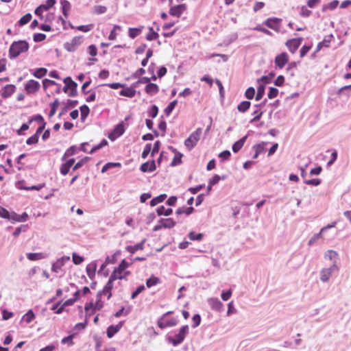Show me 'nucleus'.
I'll use <instances>...</instances> for the list:
<instances>
[{"label": "nucleus", "instance_id": "1", "mask_svg": "<svg viewBox=\"0 0 351 351\" xmlns=\"http://www.w3.org/2000/svg\"><path fill=\"white\" fill-rule=\"evenodd\" d=\"M29 48V43L25 40L14 41L9 49V58L14 59L22 53L26 52Z\"/></svg>", "mask_w": 351, "mask_h": 351}, {"label": "nucleus", "instance_id": "2", "mask_svg": "<svg viewBox=\"0 0 351 351\" xmlns=\"http://www.w3.org/2000/svg\"><path fill=\"white\" fill-rule=\"evenodd\" d=\"M132 263H128L125 259H123L119 263V266L115 267L111 274L108 280L114 282L116 280L126 279V276L130 275V271H125L123 274H121V270H125Z\"/></svg>", "mask_w": 351, "mask_h": 351}, {"label": "nucleus", "instance_id": "3", "mask_svg": "<svg viewBox=\"0 0 351 351\" xmlns=\"http://www.w3.org/2000/svg\"><path fill=\"white\" fill-rule=\"evenodd\" d=\"M189 331V326L184 325L180 328L179 332L174 337L167 336L166 339L168 343H171L173 346H177L184 341Z\"/></svg>", "mask_w": 351, "mask_h": 351}, {"label": "nucleus", "instance_id": "4", "mask_svg": "<svg viewBox=\"0 0 351 351\" xmlns=\"http://www.w3.org/2000/svg\"><path fill=\"white\" fill-rule=\"evenodd\" d=\"M202 134V128H197L190 136L184 141V145L191 151L197 143Z\"/></svg>", "mask_w": 351, "mask_h": 351}, {"label": "nucleus", "instance_id": "5", "mask_svg": "<svg viewBox=\"0 0 351 351\" xmlns=\"http://www.w3.org/2000/svg\"><path fill=\"white\" fill-rule=\"evenodd\" d=\"M172 313L173 311H167L158 319L157 325L160 328L164 329L167 327H173L178 324V320L175 317H171L168 320H165L166 316Z\"/></svg>", "mask_w": 351, "mask_h": 351}, {"label": "nucleus", "instance_id": "6", "mask_svg": "<svg viewBox=\"0 0 351 351\" xmlns=\"http://www.w3.org/2000/svg\"><path fill=\"white\" fill-rule=\"evenodd\" d=\"M339 268L335 261H333L332 265L328 268H324L320 271V280L323 282H327L330 280L332 274L337 271Z\"/></svg>", "mask_w": 351, "mask_h": 351}, {"label": "nucleus", "instance_id": "7", "mask_svg": "<svg viewBox=\"0 0 351 351\" xmlns=\"http://www.w3.org/2000/svg\"><path fill=\"white\" fill-rule=\"evenodd\" d=\"M82 43V36H75L71 42L64 44V49L69 52H74Z\"/></svg>", "mask_w": 351, "mask_h": 351}, {"label": "nucleus", "instance_id": "8", "mask_svg": "<svg viewBox=\"0 0 351 351\" xmlns=\"http://www.w3.org/2000/svg\"><path fill=\"white\" fill-rule=\"evenodd\" d=\"M40 84L38 81L29 80L25 85V90L28 94H33L38 91Z\"/></svg>", "mask_w": 351, "mask_h": 351}, {"label": "nucleus", "instance_id": "9", "mask_svg": "<svg viewBox=\"0 0 351 351\" xmlns=\"http://www.w3.org/2000/svg\"><path fill=\"white\" fill-rule=\"evenodd\" d=\"M302 40V38H292L288 40L285 45L288 47L289 51L292 53H294L299 48Z\"/></svg>", "mask_w": 351, "mask_h": 351}, {"label": "nucleus", "instance_id": "10", "mask_svg": "<svg viewBox=\"0 0 351 351\" xmlns=\"http://www.w3.org/2000/svg\"><path fill=\"white\" fill-rule=\"evenodd\" d=\"M186 9L187 5L185 3L171 6L169 14L172 16L180 17Z\"/></svg>", "mask_w": 351, "mask_h": 351}, {"label": "nucleus", "instance_id": "11", "mask_svg": "<svg viewBox=\"0 0 351 351\" xmlns=\"http://www.w3.org/2000/svg\"><path fill=\"white\" fill-rule=\"evenodd\" d=\"M282 21V19L273 17V18H269L267 19L263 24L266 25L267 27L272 29L276 32L279 31L280 26V22Z\"/></svg>", "mask_w": 351, "mask_h": 351}, {"label": "nucleus", "instance_id": "12", "mask_svg": "<svg viewBox=\"0 0 351 351\" xmlns=\"http://www.w3.org/2000/svg\"><path fill=\"white\" fill-rule=\"evenodd\" d=\"M289 56L286 52H282L275 58V64L276 67L282 69L288 62Z\"/></svg>", "mask_w": 351, "mask_h": 351}, {"label": "nucleus", "instance_id": "13", "mask_svg": "<svg viewBox=\"0 0 351 351\" xmlns=\"http://www.w3.org/2000/svg\"><path fill=\"white\" fill-rule=\"evenodd\" d=\"M123 322H119L117 325H110L106 330L107 337L110 339L122 328Z\"/></svg>", "mask_w": 351, "mask_h": 351}, {"label": "nucleus", "instance_id": "14", "mask_svg": "<svg viewBox=\"0 0 351 351\" xmlns=\"http://www.w3.org/2000/svg\"><path fill=\"white\" fill-rule=\"evenodd\" d=\"M156 169V162L154 160L147 161L143 163L140 167V170L143 172H153Z\"/></svg>", "mask_w": 351, "mask_h": 351}, {"label": "nucleus", "instance_id": "15", "mask_svg": "<svg viewBox=\"0 0 351 351\" xmlns=\"http://www.w3.org/2000/svg\"><path fill=\"white\" fill-rule=\"evenodd\" d=\"M208 304L211 308L215 311L221 312L223 311V304L218 298L209 299Z\"/></svg>", "mask_w": 351, "mask_h": 351}, {"label": "nucleus", "instance_id": "16", "mask_svg": "<svg viewBox=\"0 0 351 351\" xmlns=\"http://www.w3.org/2000/svg\"><path fill=\"white\" fill-rule=\"evenodd\" d=\"M16 86L13 84L5 85L1 91V95L3 98L6 99L10 97L15 91Z\"/></svg>", "mask_w": 351, "mask_h": 351}, {"label": "nucleus", "instance_id": "17", "mask_svg": "<svg viewBox=\"0 0 351 351\" xmlns=\"http://www.w3.org/2000/svg\"><path fill=\"white\" fill-rule=\"evenodd\" d=\"M145 241L146 239H144L141 241V242L138 243L134 245H127L125 247V250L132 254H134L138 250H143L144 249V244Z\"/></svg>", "mask_w": 351, "mask_h": 351}, {"label": "nucleus", "instance_id": "18", "mask_svg": "<svg viewBox=\"0 0 351 351\" xmlns=\"http://www.w3.org/2000/svg\"><path fill=\"white\" fill-rule=\"evenodd\" d=\"M145 91L147 95H154L159 92V86L156 84L149 82L146 85Z\"/></svg>", "mask_w": 351, "mask_h": 351}, {"label": "nucleus", "instance_id": "19", "mask_svg": "<svg viewBox=\"0 0 351 351\" xmlns=\"http://www.w3.org/2000/svg\"><path fill=\"white\" fill-rule=\"evenodd\" d=\"M120 95L132 98L136 95V90L133 89V87H125L122 88V90L119 92Z\"/></svg>", "mask_w": 351, "mask_h": 351}, {"label": "nucleus", "instance_id": "20", "mask_svg": "<svg viewBox=\"0 0 351 351\" xmlns=\"http://www.w3.org/2000/svg\"><path fill=\"white\" fill-rule=\"evenodd\" d=\"M247 138V135H245L232 145V149L234 153H237L243 147Z\"/></svg>", "mask_w": 351, "mask_h": 351}, {"label": "nucleus", "instance_id": "21", "mask_svg": "<svg viewBox=\"0 0 351 351\" xmlns=\"http://www.w3.org/2000/svg\"><path fill=\"white\" fill-rule=\"evenodd\" d=\"M96 269L97 264L95 262H92L86 266V270L87 275L91 280L95 278Z\"/></svg>", "mask_w": 351, "mask_h": 351}, {"label": "nucleus", "instance_id": "22", "mask_svg": "<svg viewBox=\"0 0 351 351\" xmlns=\"http://www.w3.org/2000/svg\"><path fill=\"white\" fill-rule=\"evenodd\" d=\"M28 219V215L26 213H23L22 215H18L15 212H12V222H25Z\"/></svg>", "mask_w": 351, "mask_h": 351}, {"label": "nucleus", "instance_id": "23", "mask_svg": "<svg viewBox=\"0 0 351 351\" xmlns=\"http://www.w3.org/2000/svg\"><path fill=\"white\" fill-rule=\"evenodd\" d=\"M26 256L29 261H37L47 258V254L43 252L27 253Z\"/></svg>", "mask_w": 351, "mask_h": 351}, {"label": "nucleus", "instance_id": "24", "mask_svg": "<svg viewBox=\"0 0 351 351\" xmlns=\"http://www.w3.org/2000/svg\"><path fill=\"white\" fill-rule=\"evenodd\" d=\"M143 28V26H141L139 27H130L128 29L129 37L132 39L135 38L141 34Z\"/></svg>", "mask_w": 351, "mask_h": 351}, {"label": "nucleus", "instance_id": "25", "mask_svg": "<svg viewBox=\"0 0 351 351\" xmlns=\"http://www.w3.org/2000/svg\"><path fill=\"white\" fill-rule=\"evenodd\" d=\"M194 210H195V209L192 206L187 207V208L182 206V207L178 208L176 210V214L177 215H182L184 213L186 215H190L191 214H192L194 212Z\"/></svg>", "mask_w": 351, "mask_h": 351}, {"label": "nucleus", "instance_id": "26", "mask_svg": "<svg viewBox=\"0 0 351 351\" xmlns=\"http://www.w3.org/2000/svg\"><path fill=\"white\" fill-rule=\"evenodd\" d=\"M156 213L158 216L164 215V216H169L173 213L172 208H165L164 206H160L156 209Z\"/></svg>", "mask_w": 351, "mask_h": 351}, {"label": "nucleus", "instance_id": "27", "mask_svg": "<svg viewBox=\"0 0 351 351\" xmlns=\"http://www.w3.org/2000/svg\"><path fill=\"white\" fill-rule=\"evenodd\" d=\"M104 293L99 291L97 293V300L94 303V310L99 311L104 306V302L101 301V295Z\"/></svg>", "mask_w": 351, "mask_h": 351}, {"label": "nucleus", "instance_id": "28", "mask_svg": "<svg viewBox=\"0 0 351 351\" xmlns=\"http://www.w3.org/2000/svg\"><path fill=\"white\" fill-rule=\"evenodd\" d=\"M167 195L165 193L160 194V195L153 198L150 201V202H149L150 206L153 207V206H156L159 203L163 202L165 200V199L167 198Z\"/></svg>", "mask_w": 351, "mask_h": 351}, {"label": "nucleus", "instance_id": "29", "mask_svg": "<svg viewBox=\"0 0 351 351\" xmlns=\"http://www.w3.org/2000/svg\"><path fill=\"white\" fill-rule=\"evenodd\" d=\"M60 3H61V6H62L61 8H62V12L63 15L65 17H67L68 16V11L71 8V3L67 0H60Z\"/></svg>", "mask_w": 351, "mask_h": 351}, {"label": "nucleus", "instance_id": "30", "mask_svg": "<svg viewBox=\"0 0 351 351\" xmlns=\"http://www.w3.org/2000/svg\"><path fill=\"white\" fill-rule=\"evenodd\" d=\"M0 217L12 222V212H9L7 209L0 206Z\"/></svg>", "mask_w": 351, "mask_h": 351}, {"label": "nucleus", "instance_id": "31", "mask_svg": "<svg viewBox=\"0 0 351 351\" xmlns=\"http://www.w3.org/2000/svg\"><path fill=\"white\" fill-rule=\"evenodd\" d=\"M64 256L59 258L56 262L53 263L51 267V270L54 272L58 273L60 270L61 267L64 265Z\"/></svg>", "mask_w": 351, "mask_h": 351}, {"label": "nucleus", "instance_id": "32", "mask_svg": "<svg viewBox=\"0 0 351 351\" xmlns=\"http://www.w3.org/2000/svg\"><path fill=\"white\" fill-rule=\"evenodd\" d=\"M75 152H76V146H75V145L71 146L69 149H67L66 150V152H64V155L62 156V157L61 158V160L64 161L67 158L75 155Z\"/></svg>", "mask_w": 351, "mask_h": 351}, {"label": "nucleus", "instance_id": "33", "mask_svg": "<svg viewBox=\"0 0 351 351\" xmlns=\"http://www.w3.org/2000/svg\"><path fill=\"white\" fill-rule=\"evenodd\" d=\"M75 302V299H73V298H70L67 300H66L60 306V308H58V309L56 311V313L57 314H60L62 313L64 310V308L66 306H71L74 304V302Z\"/></svg>", "mask_w": 351, "mask_h": 351}, {"label": "nucleus", "instance_id": "34", "mask_svg": "<svg viewBox=\"0 0 351 351\" xmlns=\"http://www.w3.org/2000/svg\"><path fill=\"white\" fill-rule=\"evenodd\" d=\"M251 103L249 101H243L237 106V110L240 112H246L250 107Z\"/></svg>", "mask_w": 351, "mask_h": 351}, {"label": "nucleus", "instance_id": "35", "mask_svg": "<svg viewBox=\"0 0 351 351\" xmlns=\"http://www.w3.org/2000/svg\"><path fill=\"white\" fill-rule=\"evenodd\" d=\"M90 159V157H88V156H85L83 158L80 159L77 162H76L74 166L72 167V171H75L77 169H79L80 168H81L82 167L84 166V165L88 162L89 160Z\"/></svg>", "mask_w": 351, "mask_h": 351}, {"label": "nucleus", "instance_id": "36", "mask_svg": "<svg viewBox=\"0 0 351 351\" xmlns=\"http://www.w3.org/2000/svg\"><path fill=\"white\" fill-rule=\"evenodd\" d=\"M47 69L43 68V67H40V68L36 69L34 71L33 75L35 77H36V78L40 79L43 77H44L47 74Z\"/></svg>", "mask_w": 351, "mask_h": 351}, {"label": "nucleus", "instance_id": "37", "mask_svg": "<svg viewBox=\"0 0 351 351\" xmlns=\"http://www.w3.org/2000/svg\"><path fill=\"white\" fill-rule=\"evenodd\" d=\"M267 144V142L263 141L260 143L254 145L252 148L254 150V152H256L260 154L265 151Z\"/></svg>", "mask_w": 351, "mask_h": 351}, {"label": "nucleus", "instance_id": "38", "mask_svg": "<svg viewBox=\"0 0 351 351\" xmlns=\"http://www.w3.org/2000/svg\"><path fill=\"white\" fill-rule=\"evenodd\" d=\"M274 76L275 73L271 71L267 75H263L261 78L258 79V82H263L265 85L267 84H269Z\"/></svg>", "mask_w": 351, "mask_h": 351}, {"label": "nucleus", "instance_id": "39", "mask_svg": "<svg viewBox=\"0 0 351 351\" xmlns=\"http://www.w3.org/2000/svg\"><path fill=\"white\" fill-rule=\"evenodd\" d=\"M80 110L81 112V119L82 121H84L88 117L90 112V109L87 105L84 104L80 106Z\"/></svg>", "mask_w": 351, "mask_h": 351}, {"label": "nucleus", "instance_id": "40", "mask_svg": "<svg viewBox=\"0 0 351 351\" xmlns=\"http://www.w3.org/2000/svg\"><path fill=\"white\" fill-rule=\"evenodd\" d=\"M265 84H261L258 86L257 88V93H256V95L255 96V99L256 101H259L261 100L264 94H265Z\"/></svg>", "mask_w": 351, "mask_h": 351}, {"label": "nucleus", "instance_id": "41", "mask_svg": "<svg viewBox=\"0 0 351 351\" xmlns=\"http://www.w3.org/2000/svg\"><path fill=\"white\" fill-rule=\"evenodd\" d=\"M182 154L180 153V152H177V154H175V156L170 164V165L171 167H175V166H177L178 165H180L182 163Z\"/></svg>", "mask_w": 351, "mask_h": 351}, {"label": "nucleus", "instance_id": "42", "mask_svg": "<svg viewBox=\"0 0 351 351\" xmlns=\"http://www.w3.org/2000/svg\"><path fill=\"white\" fill-rule=\"evenodd\" d=\"M59 104H60V102H59L58 99H56L53 102L50 104L51 109H50V112L49 114V117H53L56 114Z\"/></svg>", "mask_w": 351, "mask_h": 351}, {"label": "nucleus", "instance_id": "43", "mask_svg": "<svg viewBox=\"0 0 351 351\" xmlns=\"http://www.w3.org/2000/svg\"><path fill=\"white\" fill-rule=\"evenodd\" d=\"M31 19H32V14L30 13H27L19 19V21H18V25L20 27L23 26V25H26L27 23H28Z\"/></svg>", "mask_w": 351, "mask_h": 351}, {"label": "nucleus", "instance_id": "44", "mask_svg": "<svg viewBox=\"0 0 351 351\" xmlns=\"http://www.w3.org/2000/svg\"><path fill=\"white\" fill-rule=\"evenodd\" d=\"M178 104L177 100H173L171 102H170L168 106L165 108L164 112L166 114V116H169L170 114L172 112L173 109L175 108L176 106Z\"/></svg>", "mask_w": 351, "mask_h": 351}, {"label": "nucleus", "instance_id": "45", "mask_svg": "<svg viewBox=\"0 0 351 351\" xmlns=\"http://www.w3.org/2000/svg\"><path fill=\"white\" fill-rule=\"evenodd\" d=\"M120 167H121V164L120 162H107L103 166L101 172L104 173L111 168Z\"/></svg>", "mask_w": 351, "mask_h": 351}, {"label": "nucleus", "instance_id": "46", "mask_svg": "<svg viewBox=\"0 0 351 351\" xmlns=\"http://www.w3.org/2000/svg\"><path fill=\"white\" fill-rule=\"evenodd\" d=\"M332 37H333V36L332 34H330L328 36H327L326 38H325L322 42L319 43L317 46V51H319V50H321V49L324 46L328 47L327 43H330L331 41V39Z\"/></svg>", "mask_w": 351, "mask_h": 351}, {"label": "nucleus", "instance_id": "47", "mask_svg": "<svg viewBox=\"0 0 351 351\" xmlns=\"http://www.w3.org/2000/svg\"><path fill=\"white\" fill-rule=\"evenodd\" d=\"M149 33L146 36V39L147 40L151 41L157 39L159 37V34L157 32H154L153 27H149Z\"/></svg>", "mask_w": 351, "mask_h": 351}, {"label": "nucleus", "instance_id": "48", "mask_svg": "<svg viewBox=\"0 0 351 351\" xmlns=\"http://www.w3.org/2000/svg\"><path fill=\"white\" fill-rule=\"evenodd\" d=\"M160 282L158 278L152 276L146 280V285L148 288H150L154 285H156Z\"/></svg>", "mask_w": 351, "mask_h": 351}, {"label": "nucleus", "instance_id": "49", "mask_svg": "<svg viewBox=\"0 0 351 351\" xmlns=\"http://www.w3.org/2000/svg\"><path fill=\"white\" fill-rule=\"evenodd\" d=\"M188 237L191 241H201L204 237V234L202 233L196 234L195 232L191 231L189 233Z\"/></svg>", "mask_w": 351, "mask_h": 351}, {"label": "nucleus", "instance_id": "50", "mask_svg": "<svg viewBox=\"0 0 351 351\" xmlns=\"http://www.w3.org/2000/svg\"><path fill=\"white\" fill-rule=\"evenodd\" d=\"M35 318V315L32 310H29L27 313H25L23 315V319L24 321L29 324L33 321V319Z\"/></svg>", "mask_w": 351, "mask_h": 351}, {"label": "nucleus", "instance_id": "51", "mask_svg": "<svg viewBox=\"0 0 351 351\" xmlns=\"http://www.w3.org/2000/svg\"><path fill=\"white\" fill-rule=\"evenodd\" d=\"M124 126L122 122L117 124L113 130V132L115 133L117 136H121L124 133Z\"/></svg>", "mask_w": 351, "mask_h": 351}, {"label": "nucleus", "instance_id": "52", "mask_svg": "<svg viewBox=\"0 0 351 351\" xmlns=\"http://www.w3.org/2000/svg\"><path fill=\"white\" fill-rule=\"evenodd\" d=\"M165 223L162 224L163 228H172L176 225V222L172 218H166Z\"/></svg>", "mask_w": 351, "mask_h": 351}, {"label": "nucleus", "instance_id": "53", "mask_svg": "<svg viewBox=\"0 0 351 351\" xmlns=\"http://www.w3.org/2000/svg\"><path fill=\"white\" fill-rule=\"evenodd\" d=\"M338 254L334 250H328L325 253V258H328L331 261H334L336 262L335 258H337Z\"/></svg>", "mask_w": 351, "mask_h": 351}, {"label": "nucleus", "instance_id": "54", "mask_svg": "<svg viewBox=\"0 0 351 351\" xmlns=\"http://www.w3.org/2000/svg\"><path fill=\"white\" fill-rule=\"evenodd\" d=\"M254 95L255 89L252 86L249 87L245 93V96L247 99H252L254 97Z\"/></svg>", "mask_w": 351, "mask_h": 351}, {"label": "nucleus", "instance_id": "55", "mask_svg": "<svg viewBox=\"0 0 351 351\" xmlns=\"http://www.w3.org/2000/svg\"><path fill=\"white\" fill-rule=\"evenodd\" d=\"M158 106L156 105H152L148 111L149 116L152 118H155L158 115Z\"/></svg>", "mask_w": 351, "mask_h": 351}, {"label": "nucleus", "instance_id": "56", "mask_svg": "<svg viewBox=\"0 0 351 351\" xmlns=\"http://www.w3.org/2000/svg\"><path fill=\"white\" fill-rule=\"evenodd\" d=\"M38 139H39V136L35 133L34 135H32V136H30L29 138H28L26 140V143L28 145H34L38 143Z\"/></svg>", "mask_w": 351, "mask_h": 351}, {"label": "nucleus", "instance_id": "57", "mask_svg": "<svg viewBox=\"0 0 351 351\" xmlns=\"http://www.w3.org/2000/svg\"><path fill=\"white\" fill-rule=\"evenodd\" d=\"M74 337H75V334H72V335H69L67 337H65L62 339L61 343L62 344L68 343L69 346H72V345L74 344V343L73 341V339Z\"/></svg>", "mask_w": 351, "mask_h": 351}, {"label": "nucleus", "instance_id": "58", "mask_svg": "<svg viewBox=\"0 0 351 351\" xmlns=\"http://www.w3.org/2000/svg\"><path fill=\"white\" fill-rule=\"evenodd\" d=\"M71 168V167H70L69 165H68L65 162L60 165V172L62 175L66 176L69 173Z\"/></svg>", "mask_w": 351, "mask_h": 351}, {"label": "nucleus", "instance_id": "59", "mask_svg": "<svg viewBox=\"0 0 351 351\" xmlns=\"http://www.w3.org/2000/svg\"><path fill=\"white\" fill-rule=\"evenodd\" d=\"M192 320L193 323L191 326L193 328H195L201 323V316L199 314H195L192 317Z\"/></svg>", "mask_w": 351, "mask_h": 351}, {"label": "nucleus", "instance_id": "60", "mask_svg": "<svg viewBox=\"0 0 351 351\" xmlns=\"http://www.w3.org/2000/svg\"><path fill=\"white\" fill-rule=\"evenodd\" d=\"M161 143L160 141H156L154 144V147L151 149V156L154 157L156 154H157L160 148Z\"/></svg>", "mask_w": 351, "mask_h": 351}, {"label": "nucleus", "instance_id": "61", "mask_svg": "<svg viewBox=\"0 0 351 351\" xmlns=\"http://www.w3.org/2000/svg\"><path fill=\"white\" fill-rule=\"evenodd\" d=\"M73 262L75 265H80L84 261V258L77 253L73 252L72 254Z\"/></svg>", "mask_w": 351, "mask_h": 351}, {"label": "nucleus", "instance_id": "62", "mask_svg": "<svg viewBox=\"0 0 351 351\" xmlns=\"http://www.w3.org/2000/svg\"><path fill=\"white\" fill-rule=\"evenodd\" d=\"M151 148H152V144L147 143L146 144L145 147H144V149L141 154V157L143 159H145L149 153H151Z\"/></svg>", "mask_w": 351, "mask_h": 351}, {"label": "nucleus", "instance_id": "63", "mask_svg": "<svg viewBox=\"0 0 351 351\" xmlns=\"http://www.w3.org/2000/svg\"><path fill=\"white\" fill-rule=\"evenodd\" d=\"M46 38V35L43 33H36L33 36V40L36 43L41 42Z\"/></svg>", "mask_w": 351, "mask_h": 351}, {"label": "nucleus", "instance_id": "64", "mask_svg": "<svg viewBox=\"0 0 351 351\" xmlns=\"http://www.w3.org/2000/svg\"><path fill=\"white\" fill-rule=\"evenodd\" d=\"M278 94V90L274 87H270L269 92L267 93V97L269 99H274L277 97Z\"/></svg>", "mask_w": 351, "mask_h": 351}]
</instances>
